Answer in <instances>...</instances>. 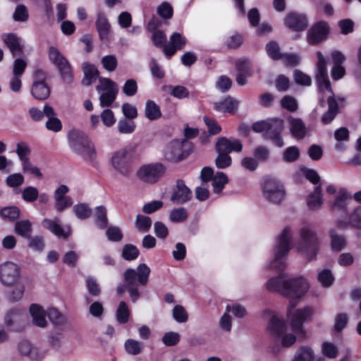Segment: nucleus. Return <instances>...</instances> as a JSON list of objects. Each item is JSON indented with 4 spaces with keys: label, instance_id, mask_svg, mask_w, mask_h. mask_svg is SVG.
Wrapping results in <instances>:
<instances>
[{
    "label": "nucleus",
    "instance_id": "20",
    "mask_svg": "<svg viewBox=\"0 0 361 361\" xmlns=\"http://www.w3.org/2000/svg\"><path fill=\"white\" fill-rule=\"evenodd\" d=\"M25 314L22 310L13 309L10 310L5 317V323L8 326H15V330H21L24 328Z\"/></svg>",
    "mask_w": 361,
    "mask_h": 361
},
{
    "label": "nucleus",
    "instance_id": "21",
    "mask_svg": "<svg viewBox=\"0 0 361 361\" xmlns=\"http://www.w3.org/2000/svg\"><path fill=\"white\" fill-rule=\"evenodd\" d=\"M95 26L101 40H106L109 38V34L111 29V25L103 11H99L97 14Z\"/></svg>",
    "mask_w": 361,
    "mask_h": 361
},
{
    "label": "nucleus",
    "instance_id": "35",
    "mask_svg": "<svg viewBox=\"0 0 361 361\" xmlns=\"http://www.w3.org/2000/svg\"><path fill=\"white\" fill-rule=\"evenodd\" d=\"M317 62L316 64L317 71L315 73V78H324V76L328 75L327 73V61L328 59L324 56L320 51L316 52Z\"/></svg>",
    "mask_w": 361,
    "mask_h": 361
},
{
    "label": "nucleus",
    "instance_id": "10",
    "mask_svg": "<svg viewBox=\"0 0 361 361\" xmlns=\"http://www.w3.org/2000/svg\"><path fill=\"white\" fill-rule=\"evenodd\" d=\"M284 127L283 118L272 117L253 123L252 130L256 133H266L267 135H281Z\"/></svg>",
    "mask_w": 361,
    "mask_h": 361
},
{
    "label": "nucleus",
    "instance_id": "30",
    "mask_svg": "<svg viewBox=\"0 0 361 361\" xmlns=\"http://www.w3.org/2000/svg\"><path fill=\"white\" fill-rule=\"evenodd\" d=\"M55 114V111L52 106L49 104H45L44 106L43 111H41L37 107H31L29 109V115L30 118L35 121H41L43 117L53 116Z\"/></svg>",
    "mask_w": 361,
    "mask_h": 361
},
{
    "label": "nucleus",
    "instance_id": "9",
    "mask_svg": "<svg viewBox=\"0 0 361 361\" xmlns=\"http://www.w3.org/2000/svg\"><path fill=\"white\" fill-rule=\"evenodd\" d=\"M330 32L331 27L326 21L318 20L307 30L306 41L310 46H317L329 38Z\"/></svg>",
    "mask_w": 361,
    "mask_h": 361
},
{
    "label": "nucleus",
    "instance_id": "6",
    "mask_svg": "<svg viewBox=\"0 0 361 361\" xmlns=\"http://www.w3.org/2000/svg\"><path fill=\"white\" fill-rule=\"evenodd\" d=\"M133 150L123 148L112 154L111 164L119 174L129 177L133 171L132 165Z\"/></svg>",
    "mask_w": 361,
    "mask_h": 361
},
{
    "label": "nucleus",
    "instance_id": "1",
    "mask_svg": "<svg viewBox=\"0 0 361 361\" xmlns=\"http://www.w3.org/2000/svg\"><path fill=\"white\" fill-rule=\"evenodd\" d=\"M310 287L308 281L302 277L298 276L286 279L283 274L270 279L267 282V288L269 290L279 293L290 298L287 316L290 319L291 328L298 336L304 337L302 329L303 322L311 317L313 309L306 307L292 312L298 305V300L302 298Z\"/></svg>",
    "mask_w": 361,
    "mask_h": 361
},
{
    "label": "nucleus",
    "instance_id": "27",
    "mask_svg": "<svg viewBox=\"0 0 361 361\" xmlns=\"http://www.w3.org/2000/svg\"><path fill=\"white\" fill-rule=\"evenodd\" d=\"M287 121L291 135H306L307 128L301 118L289 116Z\"/></svg>",
    "mask_w": 361,
    "mask_h": 361
},
{
    "label": "nucleus",
    "instance_id": "38",
    "mask_svg": "<svg viewBox=\"0 0 361 361\" xmlns=\"http://www.w3.org/2000/svg\"><path fill=\"white\" fill-rule=\"evenodd\" d=\"M329 235L331 238V247L333 250L339 252L345 247L346 241L343 235L337 234L333 229L330 230Z\"/></svg>",
    "mask_w": 361,
    "mask_h": 361
},
{
    "label": "nucleus",
    "instance_id": "51",
    "mask_svg": "<svg viewBox=\"0 0 361 361\" xmlns=\"http://www.w3.org/2000/svg\"><path fill=\"white\" fill-rule=\"evenodd\" d=\"M19 352L25 356L30 357L33 359L36 355V349L27 341H23L18 344Z\"/></svg>",
    "mask_w": 361,
    "mask_h": 361
},
{
    "label": "nucleus",
    "instance_id": "52",
    "mask_svg": "<svg viewBox=\"0 0 361 361\" xmlns=\"http://www.w3.org/2000/svg\"><path fill=\"white\" fill-rule=\"evenodd\" d=\"M169 44L173 45L178 50H182L187 44V39L180 33L175 32L170 36Z\"/></svg>",
    "mask_w": 361,
    "mask_h": 361
},
{
    "label": "nucleus",
    "instance_id": "11",
    "mask_svg": "<svg viewBox=\"0 0 361 361\" xmlns=\"http://www.w3.org/2000/svg\"><path fill=\"white\" fill-rule=\"evenodd\" d=\"M166 167L161 163H152L142 166L136 172L137 178L143 183L154 184L165 173Z\"/></svg>",
    "mask_w": 361,
    "mask_h": 361
},
{
    "label": "nucleus",
    "instance_id": "26",
    "mask_svg": "<svg viewBox=\"0 0 361 361\" xmlns=\"http://www.w3.org/2000/svg\"><path fill=\"white\" fill-rule=\"evenodd\" d=\"M82 70L84 78L82 80V83L85 86L90 85L94 82L99 74L97 67L94 64L87 62L82 64Z\"/></svg>",
    "mask_w": 361,
    "mask_h": 361
},
{
    "label": "nucleus",
    "instance_id": "56",
    "mask_svg": "<svg viewBox=\"0 0 361 361\" xmlns=\"http://www.w3.org/2000/svg\"><path fill=\"white\" fill-rule=\"evenodd\" d=\"M172 313L173 319L178 323H185L188 319V314L182 305H176Z\"/></svg>",
    "mask_w": 361,
    "mask_h": 361
},
{
    "label": "nucleus",
    "instance_id": "13",
    "mask_svg": "<svg viewBox=\"0 0 361 361\" xmlns=\"http://www.w3.org/2000/svg\"><path fill=\"white\" fill-rule=\"evenodd\" d=\"M262 192L264 197L274 204H280L286 195L283 185L273 178L264 180Z\"/></svg>",
    "mask_w": 361,
    "mask_h": 361
},
{
    "label": "nucleus",
    "instance_id": "64",
    "mask_svg": "<svg viewBox=\"0 0 361 361\" xmlns=\"http://www.w3.org/2000/svg\"><path fill=\"white\" fill-rule=\"evenodd\" d=\"M349 224L353 228L361 229V206L357 207L350 214Z\"/></svg>",
    "mask_w": 361,
    "mask_h": 361
},
{
    "label": "nucleus",
    "instance_id": "60",
    "mask_svg": "<svg viewBox=\"0 0 361 361\" xmlns=\"http://www.w3.org/2000/svg\"><path fill=\"white\" fill-rule=\"evenodd\" d=\"M318 281L324 287H329L334 281V277L329 269H324L318 274Z\"/></svg>",
    "mask_w": 361,
    "mask_h": 361
},
{
    "label": "nucleus",
    "instance_id": "53",
    "mask_svg": "<svg viewBox=\"0 0 361 361\" xmlns=\"http://www.w3.org/2000/svg\"><path fill=\"white\" fill-rule=\"evenodd\" d=\"M23 166V172L24 173H27L30 175L35 176L37 178H41L42 177V174L39 168L34 166L30 161V159H25L21 161Z\"/></svg>",
    "mask_w": 361,
    "mask_h": 361
},
{
    "label": "nucleus",
    "instance_id": "28",
    "mask_svg": "<svg viewBox=\"0 0 361 361\" xmlns=\"http://www.w3.org/2000/svg\"><path fill=\"white\" fill-rule=\"evenodd\" d=\"M32 231V223L27 220L18 221L15 224L14 232L25 238H30Z\"/></svg>",
    "mask_w": 361,
    "mask_h": 361
},
{
    "label": "nucleus",
    "instance_id": "15",
    "mask_svg": "<svg viewBox=\"0 0 361 361\" xmlns=\"http://www.w3.org/2000/svg\"><path fill=\"white\" fill-rule=\"evenodd\" d=\"M20 280L18 266L12 262H6L0 265V281L6 286L17 284Z\"/></svg>",
    "mask_w": 361,
    "mask_h": 361
},
{
    "label": "nucleus",
    "instance_id": "42",
    "mask_svg": "<svg viewBox=\"0 0 361 361\" xmlns=\"http://www.w3.org/2000/svg\"><path fill=\"white\" fill-rule=\"evenodd\" d=\"M270 330L277 336L282 335L286 330L285 322L274 316L270 320Z\"/></svg>",
    "mask_w": 361,
    "mask_h": 361
},
{
    "label": "nucleus",
    "instance_id": "14",
    "mask_svg": "<svg viewBox=\"0 0 361 361\" xmlns=\"http://www.w3.org/2000/svg\"><path fill=\"white\" fill-rule=\"evenodd\" d=\"M283 25L292 32H301L309 26V18L306 13L291 11L283 18Z\"/></svg>",
    "mask_w": 361,
    "mask_h": 361
},
{
    "label": "nucleus",
    "instance_id": "12",
    "mask_svg": "<svg viewBox=\"0 0 361 361\" xmlns=\"http://www.w3.org/2000/svg\"><path fill=\"white\" fill-rule=\"evenodd\" d=\"M68 143L71 149L84 159L93 161L97 155L94 145L87 137H69Z\"/></svg>",
    "mask_w": 361,
    "mask_h": 361
},
{
    "label": "nucleus",
    "instance_id": "63",
    "mask_svg": "<svg viewBox=\"0 0 361 361\" xmlns=\"http://www.w3.org/2000/svg\"><path fill=\"white\" fill-rule=\"evenodd\" d=\"M86 287L88 293L94 297L99 296L101 293V289L96 279L92 276H88L86 279Z\"/></svg>",
    "mask_w": 361,
    "mask_h": 361
},
{
    "label": "nucleus",
    "instance_id": "23",
    "mask_svg": "<svg viewBox=\"0 0 361 361\" xmlns=\"http://www.w3.org/2000/svg\"><path fill=\"white\" fill-rule=\"evenodd\" d=\"M42 225L44 228L49 230L58 237L66 238L68 235V233L65 232L58 218H54V219H44L42 221Z\"/></svg>",
    "mask_w": 361,
    "mask_h": 361
},
{
    "label": "nucleus",
    "instance_id": "33",
    "mask_svg": "<svg viewBox=\"0 0 361 361\" xmlns=\"http://www.w3.org/2000/svg\"><path fill=\"white\" fill-rule=\"evenodd\" d=\"M213 191L214 193H220L228 182V176L221 171H218L212 179Z\"/></svg>",
    "mask_w": 361,
    "mask_h": 361
},
{
    "label": "nucleus",
    "instance_id": "59",
    "mask_svg": "<svg viewBox=\"0 0 361 361\" xmlns=\"http://www.w3.org/2000/svg\"><path fill=\"white\" fill-rule=\"evenodd\" d=\"M293 78L296 84L303 86H310L312 84L311 78L298 69L293 71Z\"/></svg>",
    "mask_w": 361,
    "mask_h": 361
},
{
    "label": "nucleus",
    "instance_id": "31",
    "mask_svg": "<svg viewBox=\"0 0 361 361\" xmlns=\"http://www.w3.org/2000/svg\"><path fill=\"white\" fill-rule=\"evenodd\" d=\"M265 50L268 56L273 61H280L283 59V53L279 43L275 40L269 41L265 46Z\"/></svg>",
    "mask_w": 361,
    "mask_h": 361
},
{
    "label": "nucleus",
    "instance_id": "49",
    "mask_svg": "<svg viewBox=\"0 0 361 361\" xmlns=\"http://www.w3.org/2000/svg\"><path fill=\"white\" fill-rule=\"evenodd\" d=\"M243 36L238 33H236L232 36L227 37L224 44L227 49H236L243 44Z\"/></svg>",
    "mask_w": 361,
    "mask_h": 361
},
{
    "label": "nucleus",
    "instance_id": "24",
    "mask_svg": "<svg viewBox=\"0 0 361 361\" xmlns=\"http://www.w3.org/2000/svg\"><path fill=\"white\" fill-rule=\"evenodd\" d=\"M238 106V101L231 96H227L223 100L216 102L214 109L219 112L233 114L237 110Z\"/></svg>",
    "mask_w": 361,
    "mask_h": 361
},
{
    "label": "nucleus",
    "instance_id": "25",
    "mask_svg": "<svg viewBox=\"0 0 361 361\" xmlns=\"http://www.w3.org/2000/svg\"><path fill=\"white\" fill-rule=\"evenodd\" d=\"M30 313L35 325L42 328L47 326L46 312L41 306L37 304H32L30 307Z\"/></svg>",
    "mask_w": 361,
    "mask_h": 361
},
{
    "label": "nucleus",
    "instance_id": "45",
    "mask_svg": "<svg viewBox=\"0 0 361 361\" xmlns=\"http://www.w3.org/2000/svg\"><path fill=\"white\" fill-rule=\"evenodd\" d=\"M314 353L308 347H300L292 361H313Z\"/></svg>",
    "mask_w": 361,
    "mask_h": 361
},
{
    "label": "nucleus",
    "instance_id": "50",
    "mask_svg": "<svg viewBox=\"0 0 361 361\" xmlns=\"http://www.w3.org/2000/svg\"><path fill=\"white\" fill-rule=\"evenodd\" d=\"M135 126V123L133 121L126 118L120 119L117 124L118 131L123 134L132 133Z\"/></svg>",
    "mask_w": 361,
    "mask_h": 361
},
{
    "label": "nucleus",
    "instance_id": "62",
    "mask_svg": "<svg viewBox=\"0 0 361 361\" xmlns=\"http://www.w3.org/2000/svg\"><path fill=\"white\" fill-rule=\"evenodd\" d=\"M232 164V159L227 153H218L215 159V164L218 169H226Z\"/></svg>",
    "mask_w": 361,
    "mask_h": 361
},
{
    "label": "nucleus",
    "instance_id": "7",
    "mask_svg": "<svg viewBox=\"0 0 361 361\" xmlns=\"http://www.w3.org/2000/svg\"><path fill=\"white\" fill-rule=\"evenodd\" d=\"M48 56L51 63L57 68L63 82L68 84L71 83L73 80V73L67 59L54 47H49Z\"/></svg>",
    "mask_w": 361,
    "mask_h": 361
},
{
    "label": "nucleus",
    "instance_id": "44",
    "mask_svg": "<svg viewBox=\"0 0 361 361\" xmlns=\"http://www.w3.org/2000/svg\"><path fill=\"white\" fill-rule=\"evenodd\" d=\"M135 227L140 232H147L152 226L151 218L147 216L138 214L135 219Z\"/></svg>",
    "mask_w": 361,
    "mask_h": 361
},
{
    "label": "nucleus",
    "instance_id": "47",
    "mask_svg": "<svg viewBox=\"0 0 361 361\" xmlns=\"http://www.w3.org/2000/svg\"><path fill=\"white\" fill-rule=\"evenodd\" d=\"M280 103L283 109H286L290 112H295L298 109V102L293 96H283L281 98Z\"/></svg>",
    "mask_w": 361,
    "mask_h": 361
},
{
    "label": "nucleus",
    "instance_id": "34",
    "mask_svg": "<svg viewBox=\"0 0 361 361\" xmlns=\"http://www.w3.org/2000/svg\"><path fill=\"white\" fill-rule=\"evenodd\" d=\"M145 116L150 121L157 120L161 116L160 107L152 100H147L145 105Z\"/></svg>",
    "mask_w": 361,
    "mask_h": 361
},
{
    "label": "nucleus",
    "instance_id": "48",
    "mask_svg": "<svg viewBox=\"0 0 361 361\" xmlns=\"http://www.w3.org/2000/svg\"><path fill=\"white\" fill-rule=\"evenodd\" d=\"M322 354L330 359L336 358L338 354V350L337 346L329 341L324 342L322 345Z\"/></svg>",
    "mask_w": 361,
    "mask_h": 361
},
{
    "label": "nucleus",
    "instance_id": "37",
    "mask_svg": "<svg viewBox=\"0 0 361 361\" xmlns=\"http://www.w3.org/2000/svg\"><path fill=\"white\" fill-rule=\"evenodd\" d=\"M157 14L163 20H170L173 16V8L168 1L161 2L157 8Z\"/></svg>",
    "mask_w": 361,
    "mask_h": 361
},
{
    "label": "nucleus",
    "instance_id": "61",
    "mask_svg": "<svg viewBox=\"0 0 361 361\" xmlns=\"http://www.w3.org/2000/svg\"><path fill=\"white\" fill-rule=\"evenodd\" d=\"M101 63L105 70L109 72L115 71L118 66V61L114 55H106L102 57Z\"/></svg>",
    "mask_w": 361,
    "mask_h": 361
},
{
    "label": "nucleus",
    "instance_id": "2",
    "mask_svg": "<svg viewBox=\"0 0 361 361\" xmlns=\"http://www.w3.org/2000/svg\"><path fill=\"white\" fill-rule=\"evenodd\" d=\"M150 271L149 267L145 263L139 264L137 270L131 268L127 269L123 273L125 284L117 288L118 294H123L126 289L131 301L135 302L140 296L137 285L145 286L147 284Z\"/></svg>",
    "mask_w": 361,
    "mask_h": 361
},
{
    "label": "nucleus",
    "instance_id": "29",
    "mask_svg": "<svg viewBox=\"0 0 361 361\" xmlns=\"http://www.w3.org/2000/svg\"><path fill=\"white\" fill-rule=\"evenodd\" d=\"M323 203L321 186H317L313 192L311 193L307 200V204L310 209L315 210L322 206Z\"/></svg>",
    "mask_w": 361,
    "mask_h": 361
},
{
    "label": "nucleus",
    "instance_id": "32",
    "mask_svg": "<svg viewBox=\"0 0 361 361\" xmlns=\"http://www.w3.org/2000/svg\"><path fill=\"white\" fill-rule=\"evenodd\" d=\"M94 221L98 228L104 229L108 226L107 212L104 206H98L95 208Z\"/></svg>",
    "mask_w": 361,
    "mask_h": 361
},
{
    "label": "nucleus",
    "instance_id": "18",
    "mask_svg": "<svg viewBox=\"0 0 361 361\" xmlns=\"http://www.w3.org/2000/svg\"><path fill=\"white\" fill-rule=\"evenodd\" d=\"M243 144L240 140H231L226 137H219L215 144V150L217 153H227L231 152H240L242 151Z\"/></svg>",
    "mask_w": 361,
    "mask_h": 361
},
{
    "label": "nucleus",
    "instance_id": "39",
    "mask_svg": "<svg viewBox=\"0 0 361 361\" xmlns=\"http://www.w3.org/2000/svg\"><path fill=\"white\" fill-rule=\"evenodd\" d=\"M20 214V210L16 206L5 207L0 210V216L9 221H15Z\"/></svg>",
    "mask_w": 361,
    "mask_h": 361
},
{
    "label": "nucleus",
    "instance_id": "46",
    "mask_svg": "<svg viewBox=\"0 0 361 361\" xmlns=\"http://www.w3.org/2000/svg\"><path fill=\"white\" fill-rule=\"evenodd\" d=\"M126 352L132 355H137L142 352V344L134 339L129 338L126 340L124 344Z\"/></svg>",
    "mask_w": 361,
    "mask_h": 361
},
{
    "label": "nucleus",
    "instance_id": "19",
    "mask_svg": "<svg viewBox=\"0 0 361 361\" xmlns=\"http://www.w3.org/2000/svg\"><path fill=\"white\" fill-rule=\"evenodd\" d=\"M192 197V192L188 188L183 180H178L173 192L171 197V200L176 204H183L189 201Z\"/></svg>",
    "mask_w": 361,
    "mask_h": 361
},
{
    "label": "nucleus",
    "instance_id": "55",
    "mask_svg": "<svg viewBox=\"0 0 361 361\" xmlns=\"http://www.w3.org/2000/svg\"><path fill=\"white\" fill-rule=\"evenodd\" d=\"M29 13L27 7L23 4H19L16 7L13 14V18L16 22H25L27 20Z\"/></svg>",
    "mask_w": 361,
    "mask_h": 361
},
{
    "label": "nucleus",
    "instance_id": "43",
    "mask_svg": "<svg viewBox=\"0 0 361 361\" xmlns=\"http://www.w3.org/2000/svg\"><path fill=\"white\" fill-rule=\"evenodd\" d=\"M140 251L137 247L133 244H126L123 246L122 250V257L127 261H132L137 258Z\"/></svg>",
    "mask_w": 361,
    "mask_h": 361
},
{
    "label": "nucleus",
    "instance_id": "5",
    "mask_svg": "<svg viewBox=\"0 0 361 361\" xmlns=\"http://www.w3.org/2000/svg\"><path fill=\"white\" fill-rule=\"evenodd\" d=\"M174 139L164 148L163 154L165 160L178 162L185 159L192 150V144L187 139Z\"/></svg>",
    "mask_w": 361,
    "mask_h": 361
},
{
    "label": "nucleus",
    "instance_id": "3",
    "mask_svg": "<svg viewBox=\"0 0 361 361\" xmlns=\"http://www.w3.org/2000/svg\"><path fill=\"white\" fill-rule=\"evenodd\" d=\"M293 234L292 229L286 226L279 235L274 250V259L270 264L271 268L281 271L285 267L283 257L288 255L291 248Z\"/></svg>",
    "mask_w": 361,
    "mask_h": 361
},
{
    "label": "nucleus",
    "instance_id": "22",
    "mask_svg": "<svg viewBox=\"0 0 361 361\" xmlns=\"http://www.w3.org/2000/svg\"><path fill=\"white\" fill-rule=\"evenodd\" d=\"M352 200L351 195L344 189H341L334 203L331 206L333 212H345L347 207Z\"/></svg>",
    "mask_w": 361,
    "mask_h": 361
},
{
    "label": "nucleus",
    "instance_id": "54",
    "mask_svg": "<svg viewBox=\"0 0 361 361\" xmlns=\"http://www.w3.org/2000/svg\"><path fill=\"white\" fill-rule=\"evenodd\" d=\"M116 90H109L106 92L102 93L99 97L101 106L102 107L110 106L116 99Z\"/></svg>",
    "mask_w": 361,
    "mask_h": 361
},
{
    "label": "nucleus",
    "instance_id": "17",
    "mask_svg": "<svg viewBox=\"0 0 361 361\" xmlns=\"http://www.w3.org/2000/svg\"><path fill=\"white\" fill-rule=\"evenodd\" d=\"M1 39L13 58L23 55L24 45L21 44L20 38L16 34L4 33L1 35Z\"/></svg>",
    "mask_w": 361,
    "mask_h": 361
},
{
    "label": "nucleus",
    "instance_id": "8",
    "mask_svg": "<svg viewBox=\"0 0 361 361\" xmlns=\"http://www.w3.org/2000/svg\"><path fill=\"white\" fill-rule=\"evenodd\" d=\"M30 93L33 98L39 101L49 98L51 87L47 82V73L42 69L38 68L34 71Z\"/></svg>",
    "mask_w": 361,
    "mask_h": 361
},
{
    "label": "nucleus",
    "instance_id": "36",
    "mask_svg": "<svg viewBox=\"0 0 361 361\" xmlns=\"http://www.w3.org/2000/svg\"><path fill=\"white\" fill-rule=\"evenodd\" d=\"M12 286H14V288L8 292L6 297L10 302H16L21 300L24 295L25 288L24 284L20 281Z\"/></svg>",
    "mask_w": 361,
    "mask_h": 361
},
{
    "label": "nucleus",
    "instance_id": "16",
    "mask_svg": "<svg viewBox=\"0 0 361 361\" xmlns=\"http://www.w3.org/2000/svg\"><path fill=\"white\" fill-rule=\"evenodd\" d=\"M237 71L236 82L240 86L247 84V78L253 75L252 64L249 59H243L235 61Z\"/></svg>",
    "mask_w": 361,
    "mask_h": 361
},
{
    "label": "nucleus",
    "instance_id": "41",
    "mask_svg": "<svg viewBox=\"0 0 361 361\" xmlns=\"http://www.w3.org/2000/svg\"><path fill=\"white\" fill-rule=\"evenodd\" d=\"M73 211L78 219L80 220L87 219L92 214V209L85 203H80L74 205Z\"/></svg>",
    "mask_w": 361,
    "mask_h": 361
},
{
    "label": "nucleus",
    "instance_id": "58",
    "mask_svg": "<svg viewBox=\"0 0 361 361\" xmlns=\"http://www.w3.org/2000/svg\"><path fill=\"white\" fill-rule=\"evenodd\" d=\"M188 212L183 208H177L171 210L169 219L172 222H183L188 219Z\"/></svg>",
    "mask_w": 361,
    "mask_h": 361
},
{
    "label": "nucleus",
    "instance_id": "40",
    "mask_svg": "<svg viewBox=\"0 0 361 361\" xmlns=\"http://www.w3.org/2000/svg\"><path fill=\"white\" fill-rule=\"evenodd\" d=\"M130 316V310L127 304L124 301L120 302L116 310V320L119 324H126L128 322Z\"/></svg>",
    "mask_w": 361,
    "mask_h": 361
},
{
    "label": "nucleus",
    "instance_id": "57",
    "mask_svg": "<svg viewBox=\"0 0 361 361\" xmlns=\"http://www.w3.org/2000/svg\"><path fill=\"white\" fill-rule=\"evenodd\" d=\"M38 196V190L33 186L26 187L22 191V198L27 202H33L37 200Z\"/></svg>",
    "mask_w": 361,
    "mask_h": 361
},
{
    "label": "nucleus",
    "instance_id": "4",
    "mask_svg": "<svg viewBox=\"0 0 361 361\" xmlns=\"http://www.w3.org/2000/svg\"><path fill=\"white\" fill-rule=\"evenodd\" d=\"M300 241L296 248L308 259L314 258L319 250V240L317 234L309 226H303L299 231Z\"/></svg>",
    "mask_w": 361,
    "mask_h": 361
}]
</instances>
